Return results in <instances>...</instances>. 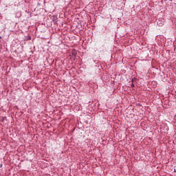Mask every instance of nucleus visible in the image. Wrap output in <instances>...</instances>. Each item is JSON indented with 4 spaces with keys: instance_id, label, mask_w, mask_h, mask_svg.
<instances>
[{
    "instance_id": "obj_1",
    "label": "nucleus",
    "mask_w": 176,
    "mask_h": 176,
    "mask_svg": "<svg viewBox=\"0 0 176 176\" xmlns=\"http://www.w3.org/2000/svg\"><path fill=\"white\" fill-rule=\"evenodd\" d=\"M158 25L162 26L163 25V23H160V21L157 22Z\"/></svg>"
},
{
    "instance_id": "obj_2",
    "label": "nucleus",
    "mask_w": 176,
    "mask_h": 176,
    "mask_svg": "<svg viewBox=\"0 0 176 176\" xmlns=\"http://www.w3.org/2000/svg\"><path fill=\"white\" fill-rule=\"evenodd\" d=\"M1 38H2V37L0 36V39H1Z\"/></svg>"
}]
</instances>
